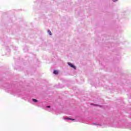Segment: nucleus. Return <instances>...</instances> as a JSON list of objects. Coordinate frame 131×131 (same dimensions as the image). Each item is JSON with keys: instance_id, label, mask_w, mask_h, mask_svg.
I'll return each mask as SVG.
<instances>
[{"instance_id": "f257e3e1", "label": "nucleus", "mask_w": 131, "mask_h": 131, "mask_svg": "<svg viewBox=\"0 0 131 131\" xmlns=\"http://www.w3.org/2000/svg\"><path fill=\"white\" fill-rule=\"evenodd\" d=\"M68 65H69V66H70V67H72V68H74V69H75L76 68L74 66H73V64L70 63V62H68Z\"/></svg>"}, {"instance_id": "f03ea898", "label": "nucleus", "mask_w": 131, "mask_h": 131, "mask_svg": "<svg viewBox=\"0 0 131 131\" xmlns=\"http://www.w3.org/2000/svg\"><path fill=\"white\" fill-rule=\"evenodd\" d=\"M54 74L57 75L58 74L59 72H58V71L56 70H54L53 72Z\"/></svg>"}, {"instance_id": "7ed1b4c3", "label": "nucleus", "mask_w": 131, "mask_h": 131, "mask_svg": "<svg viewBox=\"0 0 131 131\" xmlns=\"http://www.w3.org/2000/svg\"><path fill=\"white\" fill-rule=\"evenodd\" d=\"M48 32L49 34V35H52V32L50 30H48Z\"/></svg>"}, {"instance_id": "20e7f679", "label": "nucleus", "mask_w": 131, "mask_h": 131, "mask_svg": "<svg viewBox=\"0 0 131 131\" xmlns=\"http://www.w3.org/2000/svg\"><path fill=\"white\" fill-rule=\"evenodd\" d=\"M32 101H33V102H35V103H36V102H37V100H36L35 99H33Z\"/></svg>"}, {"instance_id": "39448f33", "label": "nucleus", "mask_w": 131, "mask_h": 131, "mask_svg": "<svg viewBox=\"0 0 131 131\" xmlns=\"http://www.w3.org/2000/svg\"><path fill=\"white\" fill-rule=\"evenodd\" d=\"M69 120H74V119L70 118H69Z\"/></svg>"}, {"instance_id": "423d86ee", "label": "nucleus", "mask_w": 131, "mask_h": 131, "mask_svg": "<svg viewBox=\"0 0 131 131\" xmlns=\"http://www.w3.org/2000/svg\"><path fill=\"white\" fill-rule=\"evenodd\" d=\"M117 1H118V0H113V1L115 3L116 2H117Z\"/></svg>"}, {"instance_id": "0eeeda50", "label": "nucleus", "mask_w": 131, "mask_h": 131, "mask_svg": "<svg viewBox=\"0 0 131 131\" xmlns=\"http://www.w3.org/2000/svg\"><path fill=\"white\" fill-rule=\"evenodd\" d=\"M47 108H51V106H47Z\"/></svg>"}, {"instance_id": "6e6552de", "label": "nucleus", "mask_w": 131, "mask_h": 131, "mask_svg": "<svg viewBox=\"0 0 131 131\" xmlns=\"http://www.w3.org/2000/svg\"><path fill=\"white\" fill-rule=\"evenodd\" d=\"M64 119H69V118H65Z\"/></svg>"}]
</instances>
